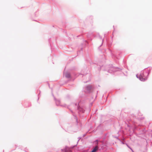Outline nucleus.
<instances>
[{"instance_id": "1", "label": "nucleus", "mask_w": 152, "mask_h": 152, "mask_svg": "<svg viewBox=\"0 0 152 152\" xmlns=\"http://www.w3.org/2000/svg\"><path fill=\"white\" fill-rule=\"evenodd\" d=\"M136 77H137L138 78L139 77L140 80L142 81H144L145 80V79H144L142 77V76L141 75H136Z\"/></svg>"}, {"instance_id": "4", "label": "nucleus", "mask_w": 152, "mask_h": 152, "mask_svg": "<svg viewBox=\"0 0 152 152\" xmlns=\"http://www.w3.org/2000/svg\"><path fill=\"white\" fill-rule=\"evenodd\" d=\"M65 152H71L70 151H68V150L67 149H66L65 150Z\"/></svg>"}, {"instance_id": "3", "label": "nucleus", "mask_w": 152, "mask_h": 152, "mask_svg": "<svg viewBox=\"0 0 152 152\" xmlns=\"http://www.w3.org/2000/svg\"><path fill=\"white\" fill-rule=\"evenodd\" d=\"M64 75L66 77H70L69 74L68 73H65Z\"/></svg>"}, {"instance_id": "2", "label": "nucleus", "mask_w": 152, "mask_h": 152, "mask_svg": "<svg viewBox=\"0 0 152 152\" xmlns=\"http://www.w3.org/2000/svg\"><path fill=\"white\" fill-rule=\"evenodd\" d=\"M98 149V148L97 146H96L93 150L91 152H96Z\"/></svg>"}]
</instances>
